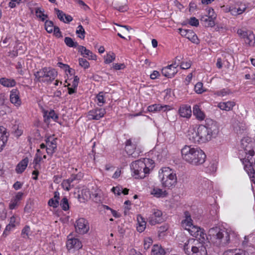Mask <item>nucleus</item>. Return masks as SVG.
Returning a JSON list of instances; mask_svg holds the SVG:
<instances>
[{
	"instance_id": "f257e3e1",
	"label": "nucleus",
	"mask_w": 255,
	"mask_h": 255,
	"mask_svg": "<svg viewBox=\"0 0 255 255\" xmlns=\"http://www.w3.org/2000/svg\"><path fill=\"white\" fill-rule=\"evenodd\" d=\"M198 236L200 237L198 240L193 239H189L184 244L183 250L187 255H207L206 247L203 245L206 239H207V235L203 229L200 228V232L198 233Z\"/></svg>"
},
{
	"instance_id": "f03ea898",
	"label": "nucleus",
	"mask_w": 255,
	"mask_h": 255,
	"mask_svg": "<svg viewBox=\"0 0 255 255\" xmlns=\"http://www.w3.org/2000/svg\"><path fill=\"white\" fill-rule=\"evenodd\" d=\"M182 157L186 162L195 165L204 163L206 155L199 148L185 145L181 150Z\"/></svg>"
},
{
	"instance_id": "7ed1b4c3",
	"label": "nucleus",
	"mask_w": 255,
	"mask_h": 255,
	"mask_svg": "<svg viewBox=\"0 0 255 255\" xmlns=\"http://www.w3.org/2000/svg\"><path fill=\"white\" fill-rule=\"evenodd\" d=\"M198 136L201 138L200 142L205 143L213 138H215L219 133V128L217 123L212 120L207 119L205 125H200L197 128Z\"/></svg>"
},
{
	"instance_id": "20e7f679",
	"label": "nucleus",
	"mask_w": 255,
	"mask_h": 255,
	"mask_svg": "<svg viewBox=\"0 0 255 255\" xmlns=\"http://www.w3.org/2000/svg\"><path fill=\"white\" fill-rule=\"evenodd\" d=\"M231 233L225 228L215 227L209 230L210 240L214 245L218 247H224L231 243Z\"/></svg>"
},
{
	"instance_id": "39448f33",
	"label": "nucleus",
	"mask_w": 255,
	"mask_h": 255,
	"mask_svg": "<svg viewBox=\"0 0 255 255\" xmlns=\"http://www.w3.org/2000/svg\"><path fill=\"white\" fill-rule=\"evenodd\" d=\"M152 160L143 158V160H138L132 162L130 167L132 172V176L135 179H143L149 173L150 169L147 166V163L152 162Z\"/></svg>"
},
{
	"instance_id": "423d86ee",
	"label": "nucleus",
	"mask_w": 255,
	"mask_h": 255,
	"mask_svg": "<svg viewBox=\"0 0 255 255\" xmlns=\"http://www.w3.org/2000/svg\"><path fill=\"white\" fill-rule=\"evenodd\" d=\"M241 148L245 154V157L240 159L242 163H253V157L255 155V140L248 136L244 137L241 141Z\"/></svg>"
},
{
	"instance_id": "0eeeda50",
	"label": "nucleus",
	"mask_w": 255,
	"mask_h": 255,
	"mask_svg": "<svg viewBox=\"0 0 255 255\" xmlns=\"http://www.w3.org/2000/svg\"><path fill=\"white\" fill-rule=\"evenodd\" d=\"M34 81L43 83H51L57 76V72L54 69L44 67L34 74Z\"/></svg>"
},
{
	"instance_id": "6e6552de",
	"label": "nucleus",
	"mask_w": 255,
	"mask_h": 255,
	"mask_svg": "<svg viewBox=\"0 0 255 255\" xmlns=\"http://www.w3.org/2000/svg\"><path fill=\"white\" fill-rule=\"evenodd\" d=\"M238 34L244 39L245 42L250 46H253L255 43V36L251 30H244L239 29L237 30Z\"/></svg>"
},
{
	"instance_id": "1a4fd4ad",
	"label": "nucleus",
	"mask_w": 255,
	"mask_h": 255,
	"mask_svg": "<svg viewBox=\"0 0 255 255\" xmlns=\"http://www.w3.org/2000/svg\"><path fill=\"white\" fill-rule=\"evenodd\" d=\"M160 181L163 187L172 189L175 186L177 183L176 174L173 173L168 177L161 178Z\"/></svg>"
},
{
	"instance_id": "9d476101",
	"label": "nucleus",
	"mask_w": 255,
	"mask_h": 255,
	"mask_svg": "<svg viewBox=\"0 0 255 255\" xmlns=\"http://www.w3.org/2000/svg\"><path fill=\"white\" fill-rule=\"evenodd\" d=\"M106 113L105 109L97 107L89 111L87 117L89 120L98 121L104 117Z\"/></svg>"
},
{
	"instance_id": "9b49d317",
	"label": "nucleus",
	"mask_w": 255,
	"mask_h": 255,
	"mask_svg": "<svg viewBox=\"0 0 255 255\" xmlns=\"http://www.w3.org/2000/svg\"><path fill=\"white\" fill-rule=\"evenodd\" d=\"M75 227L76 232L79 234H85L89 230L88 221L83 218H79L76 221Z\"/></svg>"
},
{
	"instance_id": "f8f14e48",
	"label": "nucleus",
	"mask_w": 255,
	"mask_h": 255,
	"mask_svg": "<svg viewBox=\"0 0 255 255\" xmlns=\"http://www.w3.org/2000/svg\"><path fill=\"white\" fill-rule=\"evenodd\" d=\"M155 156L159 161L167 157L168 154V150L167 147L164 144L156 145L154 148Z\"/></svg>"
},
{
	"instance_id": "ddd939ff",
	"label": "nucleus",
	"mask_w": 255,
	"mask_h": 255,
	"mask_svg": "<svg viewBox=\"0 0 255 255\" xmlns=\"http://www.w3.org/2000/svg\"><path fill=\"white\" fill-rule=\"evenodd\" d=\"M162 216V212L161 211L157 209H152V214L149 217V224L151 225H154L156 224L161 223L163 220Z\"/></svg>"
},
{
	"instance_id": "4468645a",
	"label": "nucleus",
	"mask_w": 255,
	"mask_h": 255,
	"mask_svg": "<svg viewBox=\"0 0 255 255\" xmlns=\"http://www.w3.org/2000/svg\"><path fill=\"white\" fill-rule=\"evenodd\" d=\"M66 247L68 250L72 249L79 250L82 248V245L78 239L73 238L71 235H69L67 237Z\"/></svg>"
},
{
	"instance_id": "2eb2a0df",
	"label": "nucleus",
	"mask_w": 255,
	"mask_h": 255,
	"mask_svg": "<svg viewBox=\"0 0 255 255\" xmlns=\"http://www.w3.org/2000/svg\"><path fill=\"white\" fill-rule=\"evenodd\" d=\"M161 73L164 76L168 78H172L177 73V70H176V67L170 64L163 67L161 70Z\"/></svg>"
},
{
	"instance_id": "dca6fc26",
	"label": "nucleus",
	"mask_w": 255,
	"mask_h": 255,
	"mask_svg": "<svg viewBox=\"0 0 255 255\" xmlns=\"http://www.w3.org/2000/svg\"><path fill=\"white\" fill-rule=\"evenodd\" d=\"M10 101L16 107H19L21 104V101L19 97V92L17 89H13L10 91Z\"/></svg>"
},
{
	"instance_id": "f3484780",
	"label": "nucleus",
	"mask_w": 255,
	"mask_h": 255,
	"mask_svg": "<svg viewBox=\"0 0 255 255\" xmlns=\"http://www.w3.org/2000/svg\"><path fill=\"white\" fill-rule=\"evenodd\" d=\"M78 52L80 53L84 57L88 58L89 60H96L97 56L84 46H78Z\"/></svg>"
},
{
	"instance_id": "a211bd4d",
	"label": "nucleus",
	"mask_w": 255,
	"mask_h": 255,
	"mask_svg": "<svg viewBox=\"0 0 255 255\" xmlns=\"http://www.w3.org/2000/svg\"><path fill=\"white\" fill-rule=\"evenodd\" d=\"M8 135L6 128L2 126H0V152L5 147Z\"/></svg>"
},
{
	"instance_id": "6ab92c4d",
	"label": "nucleus",
	"mask_w": 255,
	"mask_h": 255,
	"mask_svg": "<svg viewBox=\"0 0 255 255\" xmlns=\"http://www.w3.org/2000/svg\"><path fill=\"white\" fill-rule=\"evenodd\" d=\"M178 113L181 117L189 118L192 114L191 107L187 105H181L178 110Z\"/></svg>"
},
{
	"instance_id": "aec40b11",
	"label": "nucleus",
	"mask_w": 255,
	"mask_h": 255,
	"mask_svg": "<svg viewBox=\"0 0 255 255\" xmlns=\"http://www.w3.org/2000/svg\"><path fill=\"white\" fill-rule=\"evenodd\" d=\"M43 118L44 122L48 124L50 119H52L55 122H58L57 120L59 117L53 110H51L49 112L45 111L44 112Z\"/></svg>"
},
{
	"instance_id": "412c9836",
	"label": "nucleus",
	"mask_w": 255,
	"mask_h": 255,
	"mask_svg": "<svg viewBox=\"0 0 255 255\" xmlns=\"http://www.w3.org/2000/svg\"><path fill=\"white\" fill-rule=\"evenodd\" d=\"M198 135V130H195L192 129L188 131L187 136L191 142L194 143H201L202 142H200L201 138Z\"/></svg>"
},
{
	"instance_id": "4be33fe9",
	"label": "nucleus",
	"mask_w": 255,
	"mask_h": 255,
	"mask_svg": "<svg viewBox=\"0 0 255 255\" xmlns=\"http://www.w3.org/2000/svg\"><path fill=\"white\" fill-rule=\"evenodd\" d=\"M244 169L247 172L252 182L255 184V171L253 167V163L243 164Z\"/></svg>"
},
{
	"instance_id": "5701e85b",
	"label": "nucleus",
	"mask_w": 255,
	"mask_h": 255,
	"mask_svg": "<svg viewBox=\"0 0 255 255\" xmlns=\"http://www.w3.org/2000/svg\"><path fill=\"white\" fill-rule=\"evenodd\" d=\"M185 219L181 222L183 227H185V230H187L188 228H190L193 226V220L191 219L190 214L188 211L184 212Z\"/></svg>"
},
{
	"instance_id": "b1692460",
	"label": "nucleus",
	"mask_w": 255,
	"mask_h": 255,
	"mask_svg": "<svg viewBox=\"0 0 255 255\" xmlns=\"http://www.w3.org/2000/svg\"><path fill=\"white\" fill-rule=\"evenodd\" d=\"M223 255H249V254L245 250L235 249L225 251Z\"/></svg>"
},
{
	"instance_id": "393cba45",
	"label": "nucleus",
	"mask_w": 255,
	"mask_h": 255,
	"mask_svg": "<svg viewBox=\"0 0 255 255\" xmlns=\"http://www.w3.org/2000/svg\"><path fill=\"white\" fill-rule=\"evenodd\" d=\"M28 163V159L26 157L19 162L16 167L15 170L17 173H22L26 169Z\"/></svg>"
},
{
	"instance_id": "a878e982",
	"label": "nucleus",
	"mask_w": 255,
	"mask_h": 255,
	"mask_svg": "<svg viewBox=\"0 0 255 255\" xmlns=\"http://www.w3.org/2000/svg\"><path fill=\"white\" fill-rule=\"evenodd\" d=\"M193 115L195 116L199 120L202 121L205 118V114L204 112L201 110L199 106L198 105L194 106L193 108Z\"/></svg>"
},
{
	"instance_id": "bb28decb",
	"label": "nucleus",
	"mask_w": 255,
	"mask_h": 255,
	"mask_svg": "<svg viewBox=\"0 0 255 255\" xmlns=\"http://www.w3.org/2000/svg\"><path fill=\"white\" fill-rule=\"evenodd\" d=\"M235 106V103L233 101H228L219 103L218 107L222 110L229 111Z\"/></svg>"
},
{
	"instance_id": "cd10ccee",
	"label": "nucleus",
	"mask_w": 255,
	"mask_h": 255,
	"mask_svg": "<svg viewBox=\"0 0 255 255\" xmlns=\"http://www.w3.org/2000/svg\"><path fill=\"white\" fill-rule=\"evenodd\" d=\"M136 144L132 143L130 139L126 141L125 149L128 154L132 155L136 149Z\"/></svg>"
},
{
	"instance_id": "c85d7f7f",
	"label": "nucleus",
	"mask_w": 255,
	"mask_h": 255,
	"mask_svg": "<svg viewBox=\"0 0 255 255\" xmlns=\"http://www.w3.org/2000/svg\"><path fill=\"white\" fill-rule=\"evenodd\" d=\"M151 194L156 198H163L166 197L168 193L166 190L163 191L160 188L154 187L151 191Z\"/></svg>"
},
{
	"instance_id": "c756f323",
	"label": "nucleus",
	"mask_w": 255,
	"mask_h": 255,
	"mask_svg": "<svg viewBox=\"0 0 255 255\" xmlns=\"http://www.w3.org/2000/svg\"><path fill=\"white\" fill-rule=\"evenodd\" d=\"M214 19H211L207 15L201 16L200 20L206 27H213L216 23Z\"/></svg>"
},
{
	"instance_id": "7c9ffc66",
	"label": "nucleus",
	"mask_w": 255,
	"mask_h": 255,
	"mask_svg": "<svg viewBox=\"0 0 255 255\" xmlns=\"http://www.w3.org/2000/svg\"><path fill=\"white\" fill-rule=\"evenodd\" d=\"M16 81L13 79L1 78L0 79V84L6 87H12L16 85Z\"/></svg>"
},
{
	"instance_id": "2f4dec72",
	"label": "nucleus",
	"mask_w": 255,
	"mask_h": 255,
	"mask_svg": "<svg viewBox=\"0 0 255 255\" xmlns=\"http://www.w3.org/2000/svg\"><path fill=\"white\" fill-rule=\"evenodd\" d=\"M160 170H161V172H159V177L160 179H161V178L168 177L173 173H176L175 171L168 167H163Z\"/></svg>"
},
{
	"instance_id": "473e14b6",
	"label": "nucleus",
	"mask_w": 255,
	"mask_h": 255,
	"mask_svg": "<svg viewBox=\"0 0 255 255\" xmlns=\"http://www.w3.org/2000/svg\"><path fill=\"white\" fill-rule=\"evenodd\" d=\"M165 252L160 246L155 245L151 250V255H164Z\"/></svg>"
},
{
	"instance_id": "72a5a7b5",
	"label": "nucleus",
	"mask_w": 255,
	"mask_h": 255,
	"mask_svg": "<svg viewBox=\"0 0 255 255\" xmlns=\"http://www.w3.org/2000/svg\"><path fill=\"white\" fill-rule=\"evenodd\" d=\"M186 38L196 44H198L200 43V40L198 39L197 35L192 30H189Z\"/></svg>"
},
{
	"instance_id": "f704fd0d",
	"label": "nucleus",
	"mask_w": 255,
	"mask_h": 255,
	"mask_svg": "<svg viewBox=\"0 0 255 255\" xmlns=\"http://www.w3.org/2000/svg\"><path fill=\"white\" fill-rule=\"evenodd\" d=\"M137 221L138 226L137 227V231L140 233H141L145 229L146 222L140 215L137 217Z\"/></svg>"
},
{
	"instance_id": "c9c22d12",
	"label": "nucleus",
	"mask_w": 255,
	"mask_h": 255,
	"mask_svg": "<svg viewBox=\"0 0 255 255\" xmlns=\"http://www.w3.org/2000/svg\"><path fill=\"white\" fill-rule=\"evenodd\" d=\"M44 9L40 7H37L35 9V13L37 17L39 18L42 21H44L46 18L48 17L47 14L44 13Z\"/></svg>"
},
{
	"instance_id": "e433bc0d",
	"label": "nucleus",
	"mask_w": 255,
	"mask_h": 255,
	"mask_svg": "<svg viewBox=\"0 0 255 255\" xmlns=\"http://www.w3.org/2000/svg\"><path fill=\"white\" fill-rule=\"evenodd\" d=\"M64 42L69 47L75 48L79 46L77 42H75L72 38L69 37H65Z\"/></svg>"
},
{
	"instance_id": "4c0bfd02",
	"label": "nucleus",
	"mask_w": 255,
	"mask_h": 255,
	"mask_svg": "<svg viewBox=\"0 0 255 255\" xmlns=\"http://www.w3.org/2000/svg\"><path fill=\"white\" fill-rule=\"evenodd\" d=\"M200 228L194 225L191 226L190 228H188L187 230L193 237L197 238L198 237V232H200Z\"/></svg>"
},
{
	"instance_id": "58836bf2",
	"label": "nucleus",
	"mask_w": 255,
	"mask_h": 255,
	"mask_svg": "<svg viewBox=\"0 0 255 255\" xmlns=\"http://www.w3.org/2000/svg\"><path fill=\"white\" fill-rule=\"evenodd\" d=\"M96 99L97 100V105L99 107H102L106 103L105 99L104 93L103 92H100L96 96Z\"/></svg>"
},
{
	"instance_id": "ea45409f",
	"label": "nucleus",
	"mask_w": 255,
	"mask_h": 255,
	"mask_svg": "<svg viewBox=\"0 0 255 255\" xmlns=\"http://www.w3.org/2000/svg\"><path fill=\"white\" fill-rule=\"evenodd\" d=\"M44 26L46 31L49 33H51L53 32V30L55 26L52 21L46 20L45 22Z\"/></svg>"
},
{
	"instance_id": "a19ab883",
	"label": "nucleus",
	"mask_w": 255,
	"mask_h": 255,
	"mask_svg": "<svg viewBox=\"0 0 255 255\" xmlns=\"http://www.w3.org/2000/svg\"><path fill=\"white\" fill-rule=\"evenodd\" d=\"M41 159V157L40 156H38L37 153H36L33 161V164H34L33 167L34 169H39L41 168L40 162Z\"/></svg>"
},
{
	"instance_id": "79ce46f5",
	"label": "nucleus",
	"mask_w": 255,
	"mask_h": 255,
	"mask_svg": "<svg viewBox=\"0 0 255 255\" xmlns=\"http://www.w3.org/2000/svg\"><path fill=\"white\" fill-rule=\"evenodd\" d=\"M169 229V225L167 224H164L158 228V233L159 237L164 236V233Z\"/></svg>"
},
{
	"instance_id": "37998d69",
	"label": "nucleus",
	"mask_w": 255,
	"mask_h": 255,
	"mask_svg": "<svg viewBox=\"0 0 255 255\" xmlns=\"http://www.w3.org/2000/svg\"><path fill=\"white\" fill-rule=\"evenodd\" d=\"M76 33L79 34L78 37L81 39H84L86 32L82 25L80 24L78 25L77 29L76 31Z\"/></svg>"
},
{
	"instance_id": "c03bdc74",
	"label": "nucleus",
	"mask_w": 255,
	"mask_h": 255,
	"mask_svg": "<svg viewBox=\"0 0 255 255\" xmlns=\"http://www.w3.org/2000/svg\"><path fill=\"white\" fill-rule=\"evenodd\" d=\"M22 130L19 129L16 125H14L12 128L11 133L17 138L19 137L22 134Z\"/></svg>"
},
{
	"instance_id": "a18cd8bd",
	"label": "nucleus",
	"mask_w": 255,
	"mask_h": 255,
	"mask_svg": "<svg viewBox=\"0 0 255 255\" xmlns=\"http://www.w3.org/2000/svg\"><path fill=\"white\" fill-rule=\"evenodd\" d=\"M60 205L64 211H67L69 209L68 200L66 197H64L62 199Z\"/></svg>"
},
{
	"instance_id": "49530a36",
	"label": "nucleus",
	"mask_w": 255,
	"mask_h": 255,
	"mask_svg": "<svg viewBox=\"0 0 255 255\" xmlns=\"http://www.w3.org/2000/svg\"><path fill=\"white\" fill-rule=\"evenodd\" d=\"M61 186L64 190L69 191L71 188L74 187V184H70L67 179L64 180L62 183Z\"/></svg>"
},
{
	"instance_id": "de8ad7c7",
	"label": "nucleus",
	"mask_w": 255,
	"mask_h": 255,
	"mask_svg": "<svg viewBox=\"0 0 255 255\" xmlns=\"http://www.w3.org/2000/svg\"><path fill=\"white\" fill-rule=\"evenodd\" d=\"M78 60L79 65L84 69H86L90 67V63L86 59L82 58H79Z\"/></svg>"
},
{
	"instance_id": "09e8293b",
	"label": "nucleus",
	"mask_w": 255,
	"mask_h": 255,
	"mask_svg": "<svg viewBox=\"0 0 255 255\" xmlns=\"http://www.w3.org/2000/svg\"><path fill=\"white\" fill-rule=\"evenodd\" d=\"M246 129V128L245 125L243 123H240L238 126L235 128V130L237 132L238 134H243Z\"/></svg>"
},
{
	"instance_id": "8fccbe9b",
	"label": "nucleus",
	"mask_w": 255,
	"mask_h": 255,
	"mask_svg": "<svg viewBox=\"0 0 255 255\" xmlns=\"http://www.w3.org/2000/svg\"><path fill=\"white\" fill-rule=\"evenodd\" d=\"M114 8L120 12H125L128 10V6L127 4L119 5L118 4H114Z\"/></svg>"
},
{
	"instance_id": "3c124183",
	"label": "nucleus",
	"mask_w": 255,
	"mask_h": 255,
	"mask_svg": "<svg viewBox=\"0 0 255 255\" xmlns=\"http://www.w3.org/2000/svg\"><path fill=\"white\" fill-rule=\"evenodd\" d=\"M115 54L114 53H112L111 54H108L105 59V63L106 64H109L112 62L115 59Z\"/></svg>"
},
{
	"instance_id": "603ef678",
	"label": "nucleus",
	"mask_w": 255,
	"mask_h": 255,
	"mask_svg": "<svg viewBox=\"0 0 255 255\" xmlns=\"http://www.w3.org/2000/svg\"><path fill=\"white\" fill-rule=\"evenodd\" d=\"M54 10L56 12L59 19L61 21H64V17H65V13L63 11L56 8H55Z\"/></svg>"
},
{
	"instance_id": "864d4df0",
	"label": "nucleus",
	"mask_w": 255,
	"mask_h": 255,
	"mask_svg": "<svg viewBox=\"0 0 255 255\" xmlns=\"http://www.w3.org/2000/svg\"><path fill=\"white\" fill-rule=\"evenodd\" d=\"M194 90L196 93L198 94H201L204 92L203 89V83L201 82H198L195 85Z\"/></svg>"
},
{
	"instance_id": "5fc2aeb1",
	"label": "nucleus",
	"mask_w": 255,
	"mask_h": 255,
	"mask_svg": "<svg viewBox=\"0 0 255 255\" xmlns=\"http://www.w3.org/2000/svg\"><path fill=\"white\" fill-rule=\"evenodd\" d=\"M147 110L149 112H160L159 104H153L147 107Z\"/></svg>"
},
{
	"instance_id": "6e6d98bb",
	"label": "nucleus",
	"mask_w": 255,
	"mask_h": 255,
	"mask_svg": "<svg viewBox=\"0 0 255 255\" xmlns=\"http://www.w3.org/2000/svg\"><path fill=\"white\" fill-rule=\"evenodd\" d=\"M207 12L208 15H206L207 16L210 17L211 19H216L217 14L215 13L214 10L212 8L210 7L207 9Z\"/></svg>"
},
{
	"instance_id": "4d7b16f0",
	"label": "nucleus",
	"mask_w": 255,
	"mask_h": 255,
	"mask_svg": "<svg viewBox=\"0 0 255 255\" xmlns=\"http://www.w3.org/2000/svg\"><path fill=\"white\" fill-rule=\"evenodd\" d=\"M48 205L54 208H56L59 205V202L52 198L49 200Z\"/></svg>"
},
{
	"instance_id": "13d9d810",
	"label": "nucleus",
	"mask_w": 255,
	"mask_h": 255,
	"mask_svg": "<svg viewBox=\"0 0 255 255\" xmlns=\"http://www.w3.org/2000/svg\"><path fill=\"white\" fill-rule=\"evenodd\" d=\"M24 64V62L23 61L22 63H21V61H18L17 63V64L15 66L16 69L17 70V72L20 75H23L24 72L22 70V65Z\"/></svg>"
},
{
	"instance_id": "bf43d9fd",
	"label": "nucleus",
	"mask_w": 255,
	"mask_h": 255,
	"mask_svg": "<svg viewBox=\"0 0 255 255\" xmlns=\"http://www.w3.org/2000/svg\"><path fill=\"white\" fill-rule=\"evenodd\" d=\"M30 231V227L28 226H25L21 231V236L23 238L28 237Z\"/></svg>"
},
{
	"instance_id": "052dcab7",
	"label": "nucleus",
	"mask_w": 255,
	"mask_h": 255,
	"mask_svg": "<svg viewBox=\"0 0 255 255\" xmlns=\"http://www.w3.org/2000/svg\"><path fill=\"white\" fill-rule=\"evenodd\" d=\"M54 35L58 38L62 37V33L60 30V28L57 26H55L54 27V29L53 30Z\"/></svg>"
},
{
	"instance_id": "680f3d73",
	"label": "nucleus",
	"mask_w": 255,
	"mask_h": 255,
	"mask_svg": "<svg viewBox=\"0 0 255 255\" xmlns=\"http://www.w3.org/2000/svg\"><path fill=\"white\" fill-rule=\"evenodd\" d=\"M18 201H16L14 198H12L9 204V209L10 210H13L16 208V207L18 205Z\"/></svg>"
},
{
	"instance_id": "e2e57ef3",
	"label": "nucleus",
	"mask_w": 255,
	"mask_h": 255,
	"mask_svg": "<svg viewBox=\"0 0 255 255\" xmlns=\"http://www.w3.org/2000/svg\"><path fill=\"white\" fill-rule=\"evenodd\" d=\"M123 190V188L121 186H118L116 187H113L111 191L115 194L120 195L121 194V191Z\"/></svg>"
},
{
	"instance_id": "0e129e2a",
	"label": "nucleus",
	"mask_w": 255,
	"mask_h": 255,
	"mask_svg": "<svg viewBox=\"0 0 255 255\" xmlns=\"http://www.w3.org/2000/svg\"><path fill=\"white\" fill-rule=\"evenodd\" d=\"M191 66V62L189 60L187 62H182L180 63V68L182 69H188Z\"/></svg>"
},
{
	"instance_id": "69168bd1",
	"label": "nucleus",
	"mask_w": 255,
	"mask_h": 255,
	"mask_svg": "<svg viewBox=\"0 0 255 255\" xmlns=\"http://www.w3.org/2000/svg\"><path fill=\"white\" fill-rule=\"evenodd\" d=\"M189 23L194 26H198L199 25V20L195 17H192L189 20Z\"/></svg>"
},
{
	"instance_id": "338daca9",
	"label": "nucleus",
	"mask_w": 255,
	"mask_h": 255,
	"mask_svg": "<svg viewBox=\"0 0 255 255\" xmlns=\"http://www.w3.org/2000/svg\"><path fill=\"white\" fill-rule=\"evenodd\" d=\"M183 57L181 56H177L175 58L174 62L171 64V65H173L174 66L176 67V68L179 66L181 63V61L182 60Z\"/></svg>"
},
{
	"instance_id": "774afa93",
	"label": "nucleus",
	"mask_w": 255,
	"mask_h": 255,
	"mask_svg": "<svg viewBox=\"0 0 255 255\" xmlns=\"http://www.w3.org/2000/svg\"><path fill=\"white\" fill-rule=\"evenodd\" d=\"M152 243V240L148 238L147 240L144 241L143 247L145 250H147L149 248L150 246L151 245Z\"/></svg>"
}]
</instances>
